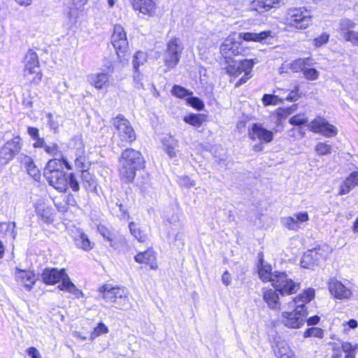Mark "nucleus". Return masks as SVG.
Here are the masks:
<instances>
[{
    "mask_svg": "<svg viewBox=\"0 0 358 358\" xmlns=\"http://www.w3.org/2000/svg\"><path fill=\"white\" fill-rule=\"evenodd\" d=\"M262 103L265 106H276L283 102V99L273 94H264L262 97Z\"/></svg>",
    "mask_w": 358,
    "mask_h": 358,
    "instance_id": "obj_46",
    "label": "nucleus"
},
{
    "mask_svg": "<svg viewBox=\"0 0 358 358\" xmlns=\"http://www.w3.org/2000/svg\"><path fill=\"white\" fill-rule=\"evenodd\" d=\"M67 182L68 185H69L73 191L78 192L79 190V183L73 173H70L67 176Z\"/></svg>",
    "mask_w": 358,
    "mask_h": 358,
    "instance_id": "obj_60",
    "label": "nucleus"
},
{
    "mask_svg": "<svg viewBox=\"0 0 358 358\" xmlns=\"http://www.w3.org/2000/svg\"><path fill=\"white\" fill-rule=\"evenodd\" d=\"M248 135L251 140H258L261 143H270L273 139V132L259 124H252L249 127Z\"/></svg>",
    "mask_w": 358,
    "mask_h": 358,
    "instance_id": "obj_16",
    "label": "nucleus"
},
{
    "mask_svg": "<svg viewBox=\"0 0 358 358\" xmlns=\"http://www.w3.org/2000/svg\"><path fill=\"white\" fill-rule=\"evenodd\" d=\"M25 165L28 174L35 180H38L41 178V174L39 170L34 165L33 160L31 158H28L25 162Z\"/></svg>",
    "mask_w": 358,
    "mask_h": 358,
    "instance_id": "obj_43",
    "label": "nucleus"
},
{
    "mask_svg": "<svg viewBox=\"0 0 358 358\" xmlns=\"http://www.w3.org/2000/svg\"><path fill=\"white\" fill-rule=\"evenodd\" d=\"M342 350L345 353V358H355L356 352L357 350V344H352L349 342H344L342 343Z\"/></svg>",
    "mask_w": 358,
    "mask_h": 358,
    "instance_id": "obj_45",
    "label": "nucleus"
},
{
    "mask_svg": "<svg viewBox=\"0 0 358 358\" xmlns=\"http://www.w3.org/2000/svg\"><path fill=\"white\" fill-rule=\"evenodd\" d=\"M309 250L315 255V259H317L318 264L324 261L330 252V249L327 246L319 247Z\"/></svg>",
    "mask_w": 358,
    "mask_h": 358,
    "instance_id": "obj_40",
    "label": "nucleus"
},
{
    "mask_svg": "<svg viewBox=\"0 0 358 358\" xmlns=\"http://www.w3.org/2000/svg\"><path fill=\"white\" fill-rule=\"evenodd\" d=\"M131 234L139 241L145 242L147 239V234L142 231L137 224L131 222L129 225Z\"/></svg>",
    "mask_w": 358,
    "mask_h": 358,
    "instance_id": "obj_42",
    "label": "nucleus"
},
{
    "mask_svg": "<svg viewBox=\"0 0 358 358\" xmlns=\"http://www.w3.org/2000/svg\"><path fill=\"white\" fill-rule=\"evenodd\" d=\"M87 0H71V6L67 12V17L71 21H76L79 16V11L81 10Z\"/></svg>",
    "mask_w": 358,
    "mask_h": 358,
    "instance_id": "obj_32",
    "label": "nucleus"
},
{
    "mask_svg": "<svg viewBox=\"0 0 358 358\" xmlns=\"http://www.w3.org/2000/svg\"><path fill=\"white\" fill-rule=\"evenodd\" d=\"M236 34H230L222 42L220 46V53L228 63L233 57L238 55H245L247 49L241 47V43L236 40Z\"/></svg>",
    "mask_w": 358,
    "mask_h": 358,
    "instance_id": "obj_7",
    "label": "nucleus"
},
{
    "mask_svg": "<svg viewBox=\"0 0 358 358\" xmlns=\"http://www.w3.org/2000/svg\"><path fill=\"white\" fill-rule=\"evenodd\" d=\"M256 59H243L239 62L229 61L226 66L227 73L234 78L243 76L235 83V87H238L245 83L252 77V70L255 64L257 63Z\"/></svg>",
    "mask_w": 358,
    "mask_h": 358,
    "instance_id": "obj_5",
    "label": "nucleus"
},
{
    "mask_svg": "<svg viewBox=\"0 0 358 358\" xmlns=\"http://www.w3.org/2000/svg\"><path fill=\"white\" fill-rule=\"evenodd\" d=\"M307 315V310L301 306H294L292 311L282 312L280 322L287 328L300 329L304 325Z\"/></svg>",
    "mask_w": 358,
    "mask_h": 358,
    "instance_id": "obj_6",
    "label": "nucleus"
},
{
    "mask_svg": "<svg viewBox=\"0 0 358 358\" xmlns=\"http://www.w3.org/2000/svg\"><path fill=\"white\" fill-rule=\"evenodd\" d=\"M182 50L183 46L180 38L174 37L168 41L164 54V62L167 67L166 71L174 68L178 64Z\"/></svg>",
    "mask_w": 358,
    "mask_h": 358,
    "instance_id": "obj_8",
    "label": "nucleus"
},
{
    "mask_svg": "<svg viewBox=\"0 0 358 358\" xmlns=\"http://www.w3.org/2000/svg\"><path fill=\"white\" fill-rule=\"evenodd\" d=\"M23 64V76L24 77L35 73L36 69L39 67L37 53L31 49L29 50L24 55Z\"/></svg>",
    "mask_w": 358,
    "mask_h": 358,
    "instance_id": "obj_18",
    "label": "nucleus"
},
{
    "mask_svg": "<svg viewBox=\"0 0 358 358\" xmlns=\"http://www.w3.org/2000/svg\"><path fill=\"white\" fill-rule=\"evenodd\" d=\"M356 186H358V171L352 172L343 180L339 187L338 194H347Z\"/></svg>",
    "mask_w": 358,
    "mask_h": 358,
    "instance_id": "obj_27",
    "label": "nucleus"
},
{
    "mask_svg": "<svg viewBox=\"0 0 358 358\" xmlns=\"http://www.w3.org/2000/svg\"><path fill=\"white\" fill-rule=\"evenodd\" d=\"M311 336H314L316 338H322L323 337V331L320 328H316V327L309 328L303 333V337L309 338Z\"/></svg>",
    "mask_w": 358,
    "mask_h": 358,
    "instance_id": "obj_57",
    "label": "nucleus"
},
{
    "mask_svg": "<svg viewBox=\"0 0 358 358\" xmlns=\"http://www.w3.org/2000/svg\"><path fill=\"white\" fill-rule=\"evenodd\" d=\"M120 176L127 182H131L136 176V171L144 166V159L141 153L136 150H124L119 160Z\"/></svg>",
    "mask_w": 358,
    "mask_h": 358,
    "instance_id": "obj_1",
    "label": "nucleus"
},
{
    "mask_svg": "<svg viewBox=\"0 0 358 358\" xmlns=\"http://www.w3.org/2000/svg\"><path fill=\"white\" fill-rule=\"evenodd\" d=\"M135 261L139 264H145L148 265L151 269H157V264L155 262L156 256L155 252L152 250L138 253L135 257Z\"/></svg>",
    "mask_w": 358,
    "mask_h": 358,
    "instance_id": "obj_28",
    "label": "nucleus"
},
{
    "mask_svg": "<svg viewBox=\"0 0 358 358\" xmlns=\"http://www.w3.org/2000/svg\"><path fill=\"white\" fill-rule=\"evenodd\" d=\"M263 299L268 306L273 309L280 308L279 296L276 290L264 288L262 290Z\"/></svg>",
    "mask_w": 358,
    "mask_h": 358,
    "instance_id": "obj_31",
    "label": "nucleus"
},
{
    "mask_svg": "<svg viewBox=\"0 0 358 358\" xmlns=\"http://www.w3.org/2000/svg\"><path fill=\"white\" fill-rule=\"evenodd\" d=\"M273 280L272 286L282 295L296 293L300 287V283L289 278L284 272L277 271Z\"/></svg>",
    "mask_w": 358,
    "mask_h": 358,
    "instance_id": "obj_9",
    "label": "nucleus"
},
{
    "mask_svg": "<svg viewBox=\"0 0 358 358\" xmlns=\"http://www.w3.org/2000/svg\"><path fill=\"white\" fill-rule=\"evenodd\" d=\"M113 124L116 129V134L122 142L130 143L136 139L133 127L123 116H117L114 118Z\"/></svg>",
    "mask_w": 358,
    "mask_h": 358,
    "instance_id": "obj_10",
    "label": "nucleus"
},
{
    "mask_svg": "<svg viewBox=\"0 0 358 358\" xmlns=\"http://www.w3.org/2000/svg\"><path fill=\"white\" fill-rule=\"evenodd\" d=\"M22 148V139L15 136L7 141L0 149V163L6 164L11 161L14 156L20 152Z\"/></svg>",
    "mask_w": 358,
    "mask_h": 358,
    "instance_id": "obj_11",
    "label": "nucleus"
},
{
    "mask_svg": "<svg viewBox=\"0 0 358 358\" xmlns=\"http://www.w3.org/2000/svg\"><path fill=\"white\" fill-rule=\"evenodd\" d=\"M285 2L286 0H254L251 4V9L262 13L272 8L284 5Z\"/></svg>",
    "mask_w": 358,
    "mask_h": 358,
    "instance_id": "obj_24",
    "label": "nucleus"
},
{
    "mask_svg": "<svg viewBox=\"0 0 358 358\" xmlns=\"http://www.w3.org/2000/svg\"><path fill=\"white\" fill-rule=\"evenodd\" d=\"M27 352L31 358H42L40 352L34 347L27 348Z\"/></svg>",
    "mask_w": 358,
    "mask_h": 358,
    "instance_id": "obj_64",
    "label": "nucleus"
},
{
    "mask_svg": "<svg viewBox=\"0 0 358 358\" xmlns=\"http://www.w3.org/2000/svg\"><path fill=\"white\" fill-rule=\"evenodd\" d=\"M311 57H300L293 60L289 64V68L294 73L303 72L306 65L312 62Z\"/></svg>",
    "mask_w": 358,
    "mask_h": 358,
    "instance_id": "obj_34",
    "label": "nucleus"
},
{
    "mask_svg": "<svg viewBox=\"0 0 358 358\" xmlns=\"http://www.w3.org/2000/svg\"><path fill=\"white\" fill-rule=\"evenodd\" d=\"M315 255L310 252V250L306 252L301 260V265L303 268H313L315 266L318 265L317 259H315Z\"/></svg>",
    "mask_w": 358,
    "mask_h": 358,
    "instance_id": "obj_35",
    "label": "nucleus"
},
{
    "mask_svg": "<svg viewBox=\"0 0 358 358\" xmlns=\"http://www.w3.org/2000/svg\"><path fill=\"white\" fill-rule=\"evenodd\" d=\"M78 248L84 250H90L93 248V243L90 241L88 236L84 233H80L75 239Z\"/></svg>",
    "mask_w": 358,
    "mask_h": 358,
    "instance_id": "obj_37",
    "label": "nucleus"
},
{
    "mask_svg": "<svg viewBox=\"0 0 358 358\" xmlns=\"http://www.w3.org/2000/svg\"><path fill=\"white\" fill-rule=\"evenodd\" d=\"M44 151L53 157H62V154L59 148V146L55 143H46L44 148Z\"/></svg>",
    "mask_w": 358,
    "mask_h": 358,
    "instance_id": "obj_49",
    "label": "nucleus"
},
{
    "mask_svg": "<svg viewBox=\"0 0 358 358\" xmlns=\"http://www.w3.org/2000/svg\"><path fill=\"white\" fill-rule=\"evenodd\" d=\"M69 148L75 155L84 153V143L80 136L73 137L69 143Z\"/></svg>",
    "mask_w": 358,
    "mask_h": 358,
    "instance_id": "obj_36",
    "label": "nucleus"
},
{
    "mask_svg": "<svg viewBox=\"0 0 358 358\" xmlns=\"http://www.w3.org/2000/svg\"><path fill=\"white\" fill-rule=\"evenodd\" d=\"M277 271L272 272L271 266L265 262L263 259V255H259V264H258V274L260 279L263 282H271L273 283V280L275 277Z\"/></svg>",
    "mask_w": 358,
    "mask_h": 358,
    "instance_id": "obj_25",
    "label": "nucleus"
},
{
    "mask_svg": "<svg viewBox=\"0 0 358 358\" xmlns=\"http://www.w3.org/2000/svg\"><path fill=\"white\" fill-rule=\"evenodd\" d=\"M147 53L143 51H138L134 56L132 61L134 71L139 70V67L147 62Z\"/></svg>",
    "mask_w": 358,
    "mask_h": 358,
    "instance_id": "obj_39",
    "label": "nucleus"
},
{
    "mask_svg": "<svg viewBox=\"0 0 358 358\" xmlns=\"http://www.w3.org/2000/svg\"><path fill=\"white\" fill-rule=\"evenodd\" d=\"M343 331L347 333L350 329H355L358 327V322L356 320H350L348 322H343Z\"/></svg>",
    "mask_w": 358,
    "mask_h": 358,
    "instance_id": "obj_62",
    "label": "nucleus"
},
{
    "mask_svg": "<svg viewBox=\"0 0 358 358\" xmlns=\"http://www.w3.org/2000/svg\"><path fill=\"white\" fill-rule=\"evenodd\" d=\"M315 289L308 288L294 297L291 303H294V306H301L307 310L306 304L311 301L315 298Z\"/></svg>",
    "mask_w": 358,
    "mask_h": 358,
    "instance_id": "obj_29",
    "label": "nucleus"
},
{
    "mask_svg": "<svg viewBox=\"0 0 358 358\" xmlns=\"http://www.w3.org/2000/svg\"><path fill=\"white\" fill-rule=\"evenodd\" d=\"M331 145L324 143H318L315 145V151L320 155H326L331 152Z\"/></svg>",
    "mask_w": 358,
    "mask_h": 358,
    "instance_id": "obj_58",
    "label": "nucleus"
},
{
    "mask_svg": "<svg viewBox=\"0 0 358 358\" xmlns=\"http://www.w3.org/2000/svg\"><path fill=\"white\" fill-rule=\"evenodd\" d=\"M308 117L306 113H299L289 118V122L294 126H301L308 122Z\"/></svg>",
    "mask_w": 358,
    "mask_h": 358,
    "instance_id": "obj_48",
    "label": "nucleus"
},
{
    "mask_svg": "<svg viewBox=\"0 0 358 358\" xmlns=\"http://www.w3.org/2000/svg\"><path fill=\"white\" fill-rule=\"evenodd\" d=\"M112 43L116 50V53L119 58L124 56V53L127 50L128 42L127 38L126 32L124 28L120 25L116 24L113 29L112 34Z\"/></svg>",
    "mask_w": 358,
    "mask_h": 358,
    "instance_id": "obj_14",
    "label": "nucleus"
},
{
    "mask_svg": "<svg viewBox=\"0 0 358 358\" xmlns=\"http://www.w3.org/2000/svg\"><path fill=\"white\" fill-rule=\"evenodd\" d=\"M133 80L134 87L138 90H145V76L139 70L134 71Z\"/></svg>",
    "mask_w": 358,
    "mask_h": 358,
    "instance_id": "obj_47",
    "label": "nucleus"
},
{
    "mask_svg": "<svg viewBox=\"0 0 358 358\" xmlns=\"http://www.w3.org/2000/svg\"><path fill=\"white\" fill-rule=\"evenodd\" d=\"M166 141L169 142V145L164 148V150L169 155L170 157H175L176 153V141L171 136H166Z\"/></svg>",
    "mask_w": 358,
    "mask_h": 358,
    "instance_id": "obj_53",
    "label": "nucleus"
},
{
    "mask_svg": "<svg viewBox=\"0 0 358 358\" xmlns=\"http://www.w3.org/2000/svg\"><path fill=\"white\" fill-rule=\"evenodd\" d=\"M15 280L30 290L36 281V275L30 270H23L16 268L14 273Z\"/></svg>",
    "mask_w": 358,
    "mask_h": 358,
    "instance_id": "obj_20",
    "label": "nucleus"
},
{
    "mask_svg": "<svg viewBox=\"0 0 358 358\" xmlns=\"http://www.w3.org/2000/svg\"><path fill=\"white\" fill-rule=\"evenodd\" d=\"M47 117L48 119V123L50 128L55 131L59 127L58 122L54 119V117L51 113H48Z\"/></svg>",
    "mask_w": 358,
    "mask_h": 358,
    "instance_id": "obj_63",
    "label": "nucleus"
},
{
    "mask_svg": "<svg viewBox=\"0 0 358 358\" xmlns=\"http://www.w3.org/2000/svg\"><path fill=\"white\" fill-rule=\"evenodd\" d=\"M108 332V327L103 324L100 322L96 327H95L91 334L92 339H94L102 334H107Z\"/></svg>",
    "mask_w": 358,
    "mask_h": 358,
    "instance_id": "obj_54",
    "label": "nucleus"
},
{
    "mask_svg": "<svg viewBox=\"0 0 358 358\" xmlns=\"http://www.w3.org/2000/svg\"><path fill=\"white\" fill-rule=\"evenodd\" d=\"M309 220L307 212L302 211L293 214L292 216L282 217L280 223L289 230L297 231L301 225Z\"/></svg>",
    "mask_w": 358,
    "mask_h": 358,
    "instance_id": "obj_15",
    "label": "nucleus"
},
{
    "mask_svg": "<svg viewBox=\"0 0 358 358\" xmlns=\"http://www.w3.org/2000/svg\"><path fill=\"white\" fill-rule=\"evenodd\" d=\"M49 184L59 192H64L67 189V176L63 171L47 172L45 176Z\"/></svg>",
    "mask_w": 358,
    "mask_h": 358,
    "instance_id": "obj_19",
    "label": "nucleus"
},
{
    "mask_svg": "<svg viewBox=\"0 0 358 358\" xmlns=\"http://www.w3.org/2000/svg\"><path fill=\"white\" fill-rule=\"evenodd\" d=\"M357 24L349 19L343 20L340 23V30L344 39L355 45H358V31Z\"/></svg>",
    "mask_w": 358,
    "mask_h": 358,
    "instance_id": "obj_17",
    "label": "nucleus"
},
{
    "mask_svg": "<svg viewBox=\"0 0 358 358\" xmlns=\"http://www.w3.org/2000/svg\"><path fill=\"white\" fill-rule=\"evenodd\" d=\"M81 177L83 182L85 184L86 188L93 190L96 189V181L87 169L82 171Z\"/></svg>",
    "mask_w": 358,
    "mask_h": 358,
    "instance_id": "obj_41",
    "label": "nucleus"
},
{
    "mask_svg": "<svg viewBox=\"0 0 358 358\" xmlns=\"http://www.w3.org/2000/svg\"><path fill=\"white\" fill-rule=\"evenodd\" d=\"M296 105H293L288 108H278L276 110V115L280 120L285 119L292 114L296 110Z\"/></svg>",
    "mask_w": 358,
    "mask_h": 358,
    "instance_id": "obj_51",
    "label": "nucleus"
},
{
    "mask_svg": "<svg viewBox=\"0 0 358 358\" xmlns=\"http://www.w3.org/2000/svg\"><path fill=\"white\" fill-rule=\"evenodd\" d=\"M299 87H295L293 90L289 92L287 97L285 98L286 101H296L300 98V94L299 93Z\"/></svg>",
    "mask_w": 358,
    "mask_h": 358,
    "instance_id": "obj_61",
    "label": "nucleus"
},
{
    "mask_svg": "<svg viewBox=\"0 0 358 358\" xmlns=\"http://www.w3.org/2000/svg\"><path fill=\"white\" fill-rule=\"evenodd\" d=\"M134 10L143 15L154 16L156 13V3L153 0H131Z\"/></svg>",
    "mask_w": 358,
    "mask_h": 358,
    "instance_id": "obj_21",
    "label": "nucleus"
},
{
    "mask_svg": "<svg viewBox=\"0 0 358 358\" xmlns=\"http://www.w3.org/2000/svg\"><path fill=\"white\" fill-rule=\"evenodd\" d=\"M303 76L305 79L314 81L319 78L320 73L315 68L312 67V63L310 62L306 66Z\"/></svg>",
    "mask_w": 358,
    "mask_h": 358,
    "instance_id": "obj_38",
    "label": "nucleus"
},
{
    "mask_svg": "<svg viewBox=\"0 0 358 358\" xmlns=\"http://www.w3.org/2000/svg\"><path fill=\"white\" fill-rule=\"evenodd\" d=\"M274 352L278 358H292L294 356V352L285 341L278 343Z\"/></svg>",
    "mask_w": 358,
    "mask_h": 358,
    "instance_id": "obj_33",
    "label": "nucleus"
},
{
    "mask_svg": "<svg viewBox=\"0 0 358 358\" xmlns=\"http://www.w3.org/2000/svg\"><path fill=\"white\" fill-rule=\"evenodd\" d=\"M37 215L45 223H50L54 220L53 209L45 203L38 204L35 206Z\"/></svg>",
    "mask_w": 358,
    "mask_h": 358,
    "instance_id": "obj_30",
    "label": "nucleus"
},
{
    "mask_svg": "<svg viewBox=\"0 0 358 358\" xmlns=\"http://www.w3.org/2000/svg\"><path fill=\"white\" fill-rule=\"evenodd\" d=\"M62 161L59 159H50L44 169V176L47 175V172L50 173L53 171H62Z\"/></svg>",
    "mask_w": 358,
    "mask_h": 358,
    "instance_id": "obj_44",
    "label": "nucleus"
},
{
    "mask_svg": "<svg viewBox=\"0 0 358 358\" xmlns=\"http://www.w3.org/2000/svg\"><path fill=\"white\" fill-rule=\"evenodd\" d=\"M166 141L169 142V145L164 148V150L169 155L170 157H175L176 153V141L171 136H166Z\"/></svg>",
    "mask_w": 358,
    "mask_h": 358,
    "instance_id": "obj_52",
    "label": "nucleus"
},
{
    "mask_svg": "<svg viewBox=\"0 0 358 358\" xmlns=\"http://www.w3.org/2000/svg\"><path fill=\"white\" fill-rule=\"evenodd\" d=\"M184 121L196 127H199L201 125L200 115H189L184 117Z\"/></svg>",
    "mask_w": 358,
    "mask_h": 358,
    "instance_id": "obj_55",
    "label": "nucleus"
},
{
    "mask_svg": "<svg viewBox=\"0 0 358 358\" xmlns=\"http://www.w3.org/2000/svg\"><path fill=\"white\" fill-rule=\"evenodd\" d=\"M97 229L100 234L110 243V245L113 246V234L103 225H99Z\"/></svg>",
    "mask_w": 358,
    "mask_h": 358,
    "instance_id": "obj_56",
    "label": "nucleus"
},
{
    "mask_svg": "<svg viewBox=\"0 0 358 358\" xmlns=\"http://www.w3.org/2000/svg\"><path fill=\"white\" fill-rule=\"evenodd\" d=\"M329 39V35L327 33H323L318 37L314 38L313 43L316 48H320L326 44Z\"/></svg>",
    "mask_w": 358,
    "mask_h": 358,
    "instance_id": "obj_59",
    "label": "nucleus"
},
{
    "mask_svg": "<svg viewBox=\"0 0 358 358\" xmlns=\"http://www.w3.org/2000/svg\"><path fill=\"white\" fill-rule=\"evenodd\" d=\"M88 83L96 90L106 89L110 85V75L107 73L99 72L87 76Z\"/></svg>",
    "mask_w": 358,
    "mask_h": 358,
    "instance_id": "obj_22",
    "label": "nucleus"
},
{
    "mask_svg": "<svg viewBox=\"0 0 358 358\" xmlns=\"http://www.w3.org/2000/svg\"><path fill=\"white\" fill-rule=\"evenodd\" d=\"M282 22L288 27L306 29L312 24L313 16L304 6L292 7L287 9Z\"/></svg>",
    "mask_w": 358,
    "mask_h": 358,
    "instance_id": "obj_4",
    "label": "nucleus"
},
{
    "mask_svg": "<svg viewBox=\"0 0 358 358\" xmlns=\"http://www.w3.org/2000/svg\"><path fill=\"white\" fill-rule=\"evenodd\" d=\"M328 289L332 296L339 300H349L352 297L353 292L336 278H331L327 283Z\"/></svg>",
    "mask_w": 358,
    "mask_h": 358,
    "instance_id": "obj_12",
    "label": "nucleus"
},
{
    "mask_svg": "<svg viewBox=\"0 0 358 358\" xmlns=\"http://www.w3.org/2000/svg\"><path fill=\"white\" fill-rule=\"evenodd\" d=\"M76 157L74 159L75 166L78 169L83 170H87L90 167V163L86 160L83 154L76 155Z\"/></svg>",
    "mask_w": 358,
    "mask_h": 358,
    "instance_id": "obj_50",
    "label": "nucleus"
},
{
    "mask_svg": "<svg viewBox=\"0 0 358 358\" xmlns=\"http://www.w3.org/2000/svg\"><path fill=\"white\" fill-rule=\"evenodd\" d=\"M41 277L45 284L54 285L61 282L58 288L73 294L76 298H80L83 295V292L71 281L64 269L47 268L43 272Z\"/></svg>",
    "mask_w": 358,
    "mask_h": 358,
    "instance_id": "obj_2",
    "label": "nucleus"
},
{
    "mask_svg": "<svg viewBox=\"0 0 358 358\" xmlns=\"http://www.w3.org/2000/svg\"><path fill=\"white\" fill-rule=\"evenodd\" d=\"M172 94L180 99L186 98L187 103L192 106L193 108L201 110V102L199 99L196 97L191 96L192 94V92L187 91L184 87H182L178 85L173 86L172 90Z\"/></svg>",
    "mask_w": 358,
    "mask_h": 358,
    "instance_id": "obj_23",
    "label": "nucleus"
},
{
    "mask_svg": "<svg viewBox=\"0 0 358 358\" xmlns=\"http://www.w3.org/2000/svg\"><path fill=\"white\" fill-rule=\"evenodd\" d=\"M99 292L103 299L113 303L120 309H127L131 306L129 292L127 287H113L106 284L99 288Z\"/></svg>",
    "mask_w": 358,
    "mask_h": 358,
    "instance_id": "obj_3",
    "label": "nucleus"
},
{
    "mask_svg": "<svg viewBox=\"0 0 358 358\" xmlns=\"http://www.w3.org/2000/svg\"><path fill=\"white\" fill-rule=\"evenodd\" d=\"M308 127L311 131L320 134L326 137H332L338 134L337 128L321 117L312 120L308 124Z\"/></svg>",
    "mask_w": 358,
    "mask_h": 358,
    "instance_id": "obj_13",
    "label": "nucleus"
},
{
    "mask_svg": "<svg viewBox=\"0 0 358 358\" xmlns=\"http://www.w3.org/2000/svg\"><path fill=\"white\" fill-rule=\"evenodd\" d=\"M272 31L270 30L263 31L259 33L255 32H241L238 38L246 42L262 43L271 37Z\"/></svg>",
    "mask_w": 358,
    "mask_h": 358,
    "instance_id": "obj_26",
    "label": "nucleus"
}]
</instances>
